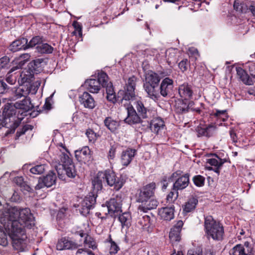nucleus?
<instances>
[{"label":"nucleus","instance_id":"nucleus-1","mask_svg":"<svg viewBox=\"0 0 255 255\" xmlns=\"http://www.w3.org/2000/svg\"><path fill=\"white\" fill-rule=\"evenodd\" d=\"M24 220L19 219L10 222L4 229L11 240L13 247L16 250L23 251L26 247V236L24 228H31L34 225V217L32 214V219L30 221L27 216Z\"/></svg>","mask_w":255,"mask_h":255},{"label":"nucleus","instance_id":"nucleus-2","mask_svg":"<svg viewBox=\"0 0 255 255\" xmlns=\"http://www.w3.org/2000/svg\"><path fill=\"white\" fill-rule=\"evenodd\" d=\"M25 216H27L29 221H31L32 214L29 208H23L19 206L4 208L0 202V223L4 228L7 225L11 224L10 222H13L14 220L19 219L24 220L23 217Z\"/></svg>","mask_w":255,"mask_h":255},{"label":"nucleus","instance_id":"nucleus-3","mask_svg":"<svg viewBox=\"0 0 255 255\" xmlns=\"http://www.w3.org/2000/svg\"><path fill=\"white\" fill-rule=\"evenodd\" d=\"M3 119L0 123V126L5 127L9 129L6 132L12 133L19 126L22 118L16 115L17 110L14 104L7 103L2 108Z\"/></svg>","mask_w":255,"mask_h":255},{"label":"nucleus","instance_id":"nucleus-4","mask_svg":"<svg viewBox=\"0 0 255 255\" xmlns=\"http://www.w3.org/2000/svg\"><path fill=\"white\" fill-rule=\"evenodd\" d=\"M160 77L152 71H148L145 74L143 88L148 97L154 101H157L160 97L158 87L161 78L167 76L165 72L160 73Z\"/></svg>","mask_w":255,"mask_h":255},{"label":"nucleus","instance_id":"nucleus-5","mask_svg":"<svg viewBox=\"0 0 255 255\" xmlns=\"http://www.w3.org/2000/svg\"><path fill=\"white\" fill-rule=\"evenodd\" d=\"M204 226L208 238L215 241H221L223 239L224 230L223 226L215 221L211 216L205 218Z\"/></svg>","mask_w":255,"mask_h":255},{"label":"nucleus","instance_id":"nucleus-6","mask_svg":"<svg viewBox=\"0 0 255 255\" xmlns=\"http://www.w3.org/2000/svg\"><path fill=\"white\" fill-rule=\"evenodd\" d=\"M100 176L104 178V181H106L108 185L114 186V189L117 191L121 189L126 182V175H122L119 178H117L116 173L111 169L100 171Z\"/></svg>","mask_w":255,"mask_h":255},{"label":"nucleus","instance_id":"nucleus-7","mask_svg":"<svg viewBox=\"0 0 255 255\" xmlns=\"http://www.w3.org/2000/svg\"><path fill=\"white\" fill-rule=\"evenodd\" d=\"M41 82L39 80L34 82L33 85L32 86H28L25 84H19V87L15 90L14 92L15 98L17 99L22 97L27 98V97L28 95L35 94Z\"/></svg>","mask_w":255,"mask_h":255},{"label":"nucleus","instance_id":"nucleus-8","mask_svg":"<svg viewBox=\"0 0 255 255\" xmlns=\"http://www.w3.org/2000/svg\"><path fill=\"white\" fill-rule=\"evenodd\" d=\"M136 78L132 76L129 77L126 83L124 90H120L119 92V98L122 96V100L129 101L135 97V88L136 86Z\"/></svg>","mask_w":255,"mask_h":255},{"label":"nucleus","instance_id":"nucleus-9","mask_svg":"<svg viewBox=\"0 0 255 255\" xmlns=\"http://www.w3.org/2000/svg\"><path fill=\"white\" fill-rule=\"evenodd\" d=\"M97 195L94 193H90L78 205L81 215L86 216L89 214L91 209L94 207Z\"/></svg>","mask_w":255,"mask_h":255},{"label":"nucleus","instance_id":"nucleus-10","mask_svg":"<svg viewBox=\"0 0 255 255\" xmlns=\"http://www.w3.org/2000/svg\"><path fill=\"white\" fill-rule=\"evenodd\" d=\"M61 166L67 176L69 178H74L77 175V171L72 160L65 153L60 155Z\"/></svg>","mask_w":255,"mask_h":255},{"label":"nucleus","instance_id":"nucleus-11","mask_svg":"<svg viewBox=\"0 0 255 255\" xmlns=\"http://www.w3.org/2000/svg\"><path fill=\"white\" fill-rule=\"evenodd\" d=\"M155 187V183L154 182L150 183L143 187L138 193L137 201L140 203L145 200L150 199V198L154 197Z\"/></svg>","mask_w":255,"mask_h":255},{"label":"nucleus","instance_id":"nucleus-12","mask_svg":"<svg viewBox=\"0 0 255 255\" xmlns=\"http://www.w3.org/2000/svg\"><path fill=\"white\" fill-rule=\"evenodd\" d=\"M56 180V175L55 173L51 171L45 176L39 178L38 183L35 186V189L37 190L45 187H50L55 183Z\"/></svg>","mask_w":255,"mask_h":255},{"label":"nucleus","instance_id":"nucleus-13","mask_svg":"<svg viewBox=\"0 0 255 255\" xmlns=\"http://www.w3.org/2000/svg\"><path fill=\"white\" fill-rule=\"evenodd\" d=\"M109 214L112 217L116 218L122 211V203L120 199L112 198L107 202Z\"/></svg>","mask_w":255,"mask_h":255},{"label":"nucleus","instance_id":"nucleus-14","mask_svg":"<svg viewBox=\"0 0 255 255\" xmlns=\"http://www.w3.org/2000/svg\"><path fill=\"white\" fill-rule=\"evenodd\" d=\"M173 88V80L169 78H165L160 83L159 87L160 94L164 98L169 97L172 95Z\"/></svg>","mask_w":255,"mask_h":255},{"label":"nucleus","instance_id":"nucleus-15","mask_svg":"<svg viewBox=\"0 0 255 255\" xmlns=\"http://www.w3.org/2000/svg\"><path fill=\"white\" fill-rule=\"evenodd\" d=\"M128 116L124 120V122L129 125H136L137 124H142L143 121L141 120V117L137 113L136 110L131 106L127 108Z\"/></svg>","mask_w":255,"mask_h":255},{"label":"nucleus","instance_id":"nucleus-16","mask_svg":"<svg viewBox=\"0 0 255 255\" xmlns=\"http://www.w3.org/2000/svg\"><path fill=\"white\" fill-rule=\"evenodd\" d=\"M253 248L248 242L244 245L238 244L230 251V255H248L253 251Z\"/></svg>","mask_w":255,"mask_h":255},{"label":"nucleus","instance_id":"nucleus-17","mask_svg":"<svg viewBox=\"0 0 255 255\" xmlns=\"http://www.w3.org/2000/svg\"><path fill=\"white\" fill-rule=\"evenodd\" d=\"M18 74L17 82L19 84H25L28 86L33 85L34 82H32L34 79V74L28 68L24 69Z\"/></svg>","mask_w":255,"mask_h":255},{"label":"nucleus","instance_id":"nucleus-18","mask_svg":"<svg viewBox=\"0 0 255 255\" xmlns=\"http://www.w3.org/2000/svg\"><path fill=\"white\" fill-rule=\"evenodd\" d=\"M183 225V221L179 220L177 221L176 224L171 229L169 237L170 241L172 243L180 241L181 239L180 232Z\"/></svg>","mask_w":255,"mask_h":255},{"label":"nucleus","instance_id":"nucleus-19","mask_svg":"<svg viewBox=\"0 0 255 255\" xmlns=\"http://www.w3.org/2000/svg\"><path fill=\"white\" fill-rule=\"evenodd\" d=\"M14 105L16 110H19L18 111V114L21 111L20 115L24 116H25L26 115V113L32 109L33 107L29 98H24L21 101H18L15 102Z\"/></svg>","mask_w":255,"mask_h":255},{"label":"nucleus","instance_id":"nucleus-20","mask_svg":"<svg viewBox=\"0 0 255 255\" xmlns=\"http://www.w3.org/2000/svg\"><path fill=\"white\" fill-rule=\"evenodd\" d=\"M189 174L186 173L179 177L174 183L172 190L178 191L186 188L189 184Z\"/></svg>","mask_w":255,"mask_h":255},{"label":"nucleus","instance_id":"nucleus-21","mask_svg":"<svg viewBox=\"0 0 255 255\" xmlns=\"http://www.w3.org/2000/svg\"><path fill=\"white\" fill-rule=\"evenodd\" d=\"M216 129V126L212 124L208 125L205 128L198 126L196 128V131L198 137L204 136L209 137L213 135Z\"/></svg>","mask_w":255,"mask_h":255},{"label":"nucleus","instance_id":"nucleus-22","mask_svg":"<svg viewBox=\"0 0 255 255\" xmlns=\"http://www.w3.org/2000/svg\"><path fill=\"white\" fill-rule=\"evenodd\" d=\"M80 246L72 241L69 240L66 238L60 239L56 245L58 250H74L77 249Z\"/></svg>","mask_w":255,"mask_h":255},{"label":"nucleus","instance_id":"nucleus-23","mask_svg":"<svg viewBox=\"0 0 255 255\" xmlns=\"http://www.w3.org/2000/svg\"><path fill=\"white\" fill-rule=\"evenodd\" d=\"M178 94L181 98L188 100L192 98L193 91L192 86L187 83H184L178 87Z\"/></svg>","mask_w":255,"mask_h":255},{"label":"nucleus","instance_id":"nucleus-24","mask_svg":"<svg viewBox=\"0 0 255 255\" xmlns=\"http://www.w3.org/2000/svg\"><path fill=\"white\" fill-rule=\"evenodd\" d=\"M79 101L86 108L93 109L96 106V102L92 96L88 92H84L79 97Z\"/></svg>","mask_w":255,"mask_h":255},{"label":"nucleus","instance_id":"nucleus-25","mask_svg":"<svg viewBox=\"0 0 255 255\" xmlns=\"http://www.w3.org/2000/svg\"><path fill=\"white\" fill-rule=\"evenodd\" d=\"M140 203L141 205L139 206L138 209L140 211L144 212H147L148 210L156 209L158 204V202L154 197L145 200Z\"/></svg>","mask_w":255,"mask_h":255},{"label":"nucleus","instance_id":"nucleus-26","mask_svg":"<svg viewBox=\"0 0 255 255\" xmlns=\"http://www.w3.org/2000/svg\"><path fill=\"white\" fill-rule=\"evenodd\" d=\"M75 156L78 161L85 162L90 158L91 150L88 146H84L75 151Z\"/></svg>","mask_w":255,"mask_h":255},{"label":"nucleus","instance_id":"nucleus-27","mask_svg":"<svg viewBox=\"0 0 255 255\" xmlns=\"http://www.w3.org/2000/svg\"><path fill=\"white\" fill-rule=\"evenodd\" d=\"M44 65V59L38 58L32 60L28 64V69L34 74H38L42 71Z\"/></svg>","mask_w":255,"mask_h":255},{"label":"nucleus","instance_id":"nucleus-28","mask_svg":"<svg viewBox=\"0 0 255 255\" xmlns=\"http://www.w3.org/2000/svg\"><path fill=\"white\" fill-rule=\"evenodd\" d=\"M136 150L134 149L128 148L122 152L121 154V163L123 165L127 166L131 161Z\"/></svg>","mask_w":255,"mask_h":255},{"label":"nucleus","instance_id":"nucleus-29","mask_svg":"<svg viewBox=\"0 0 255 255\" xmlns=\"http://www.w3.org/2000/svg\"><path fill=\"white\" fill-rule=\"evenodd\" d=\"M26 44H27V39L24 37L16 39L13 41L9 46V51L14 52L20 50H26Z\"/></svg>","mask_w":255,"mask_h":255},{"label":"nucleus","instance_id":"nucleus-30","mask_svg":"<svg viewBox=\"0 0 255 255\" xmlns=\"http://www.w3.org/2000/svg\"><path fill=\"white\" fill-rule=\"evenodd\" d=\"M192 103L184 99H178L175 101V109L176 112L178 114L187 113L189 109V105Z\"/></svg>","mask_w":255,"mask_h":255},{"label":"nucleus","instance_id":"nucleus-31","mask_svg":"<svg viewBox=\"0 0 255 255\" xmlns=\"http://www.w3.org/2000/svg\"><path fill=\"white\" fill-rule=\"evenodd\" d=\"M174 207L173 206L161 208L158 214L162 219L166 221H170L174 216Z\"/></svg>","mask_w":255,"mask_h":255},{"label":"nucleus","instance_id":"nucleus-32","mask_svg":"<svg viewBox=\"0 0 255 255\" xmlns=\"http://www.w3.org/2000/svg\"><path fill=\"white\" fill-rule=\"evenodd\" d=\"M214 155L216 158L208 159L207 163H209L211 166H214V171L217 173L218 175H219L220 170L224 163L225 160L219 157L217 154H214Z\"/></svg>","mask_w":255,"mask_h":255},{"label":"nucleus","instance_id":"nucleus-33","mask_svg":"<svg viewBox=\"0 0 255 255\" xmlns=\"http://www.w3.org/2000/svg\"><path fill=\"white\" fill-rule=\"evenodd\" d=\"M236 69L238 77L244 84L247 85H252L253 84L252 78H250L245 70L240 67H236Z\"/></svg>","mask_w":255,"mask_h":255},{"label":"nucleus","instance_id":"nucleus-34","mask_svg":"<svg viewBox=\"0 0 255 255\" xmlns=\"http://www.w3.org/2000/svg\"><path fill=\"white\" fill-rule=\"evenodd\" d=\"M85 86L90 92L92 93H98L101 88L100 83L95 79L86 80L85 82Z\"/></svg>","mask_w":255,"mask_h":255},{"label":"nucleus","instance_id":"nucleus-35","mask_svg":"<svg viewBox=\"0 0 255 255\" xmlns=\"http://www.w3.org/2000/svg\"><path fill=\"white\" fill-rule=\"evenodd\" d=\"M105 126L111 132H115L119 127L120 123L119 121L114 120L111 117H108L104 121Z\"/></svg>","mask_w":255,"mask_h":255},{"label":"nucleus","instance_id":"nucleus-36","mask_svg":"<svg viewBox=\"0 0 255 255\" xmlns=\"http://www.w3.org/2000/svg\"><path fill=\"white\" fill-rule=\"evenodd\" d=\"M149 125L151 130L156 133H158L159 131L163 129L165 127L164 122L161 118L152 120Z\"/></svg>","mask_w":255,"mask_h":255},{"label":"nucleus","instance_id":"nucleus-37","mask_svg":"<svg viewBox=\"0 0 255 255\" xmlns=\"http://www.w3.org/2000/svg\"><path fill=\"white\" fill-rule=\"evenodd\" d=\"M135 107L136 109L137 113L141 117L142 119L147 118V108L145 107L143 103L140 101H137L135 102Z\"/></svg>","mask_w":255,"mask_h":255},{"label":"nucleus","instance_id":"nucleus-38","mask_svg":"<svg viewBox=\"0 0 255 255\" xmlns=\"http://www.w3.org/2000/svg\"><path fill=\"white\" fill-rule=\"evenodd\" d=\"M14 181L15 184L21 188V190L32 192L33 189L28 185L22 176H17L14 178Z\"/></svg>","mask_w":255,"mask_h":255},{"label":"nucleus","instance_id":"nucleus-39","mask_svg":"<svg viewBox=\"0 0 255 255\" xmlns=\"http://www.w3.org/2000/svg\"><path fill=\"white\" fill-rule=\"evenodd\" d=\"M37 51L41 54H50L53 51V48L47 43H40L36 47Z\"/></svg>","mask_w":255,"mask_h":255},{"label":"nucleus","instance_id":"nucleus-40","mask_svg":"<svg viewBox=\"0 0 255 255\" xmlns=\"http://www.w3.org/2000/svg\"><path fill=\"white\" fill-rule=\"evenodd\" d=\"M198 200L196 198L194 197L190 198L185 203L184 211L187 213L191 212L195 209Z\"/></svg>","mask_w":255,"mask_h":255},{"label":"nucleus","instance_id":"nucleus-41","mask_svg":"<svg viewBox=\"0 0 255 255\" xmlns=\"http://www.w3.org/2000/svg\"><path fill=\"white\" fill-rule=\"evenodd\" d=\"M117 217H118L123 228L124 226L128 227L130 225V216L128 213L125 212L122 214L120 213Z\"/></svg>","mask_w":255,"mask_h":255},{"label":"nucleus","instance_id":"nucleus-42","mask_svg":"<svg viewBox=\"0 0 255 255\" xmlns=\"http://www.w3.org/2000/svg\"><path fill=\"white\" fill-rule=\"evenodd\" d=\"M177 50L175 49H169L166 51V56L169 64H171L176 62V54Z\"/></svg>","mask_w":255,"mask_h":255},{"label":"nucleus","instance_id":"nucleus-43","mask_svg":"<svg viewBox=\"0 0 255 255\" xmlns=\"http://www.w3.org/2000/svg\"><path fill=\"white\" fill-rule=\"evenodd\" d=\"M100 171H99L96 177H95L94 179L92 181V185L95 190L99 191L101 190L103 188L102 183L104 182V178H101Z\"/></svg>","mask_w":255,"mask_h":255},{"label":"nucleus","instance_id":"nucleus-44","mask_svg":"<svg viewBox=\"0 0 255 255\" xmlns=\"http://www.w3.org/2000/svg\"><path fill=\"white\" fill-rule=\"evenodd\" d=\"M42 42V38L39 36H36L33 37L29 42L27 39V44H26V49L30 48H33L34 46H37Z\"/></svg>","mask_w":255,"mask_h":255},{"label":"nucleus","instance_id":"nucleus-45","mask_svg":"<svg viewBox=\"0 0 255 255\" xmlns=\"http://www.w3.org/2000/svg\"><path fill=\"white\" fill-rule=\"evenodd\" d=\"M97 80L100 83V85H102L103 87L108 85L109 83L107 74L103 71L98 73V79Z\"/></svg>","mask_w":255,"mask_h":255},{"label":"nucleus","instance_id":"nucleus-46","mask_svg":"<svg viewBox=\"0 0 255 255\" xmlns=\"http://www.w3.org/2000/svg\"><path fill=\"white\" fill-rule=\"evenodd\" d=\"M45 170V165L44 164L36 165L30 168V171L34 174H42Z\"/></svg>","mask_w":255,"mask_h":255},{"label":"nucleus","instance_id":"nucleus-47","mask_svg":"<svg viewBox=\"0 0 255 255\" xmlns=\"http://www.w3.org/2000/svg\"><path fill=\"white\" fill-rule=\"evenodd\" d=\"M18 75L17 73H11L10 72H7L5 76V80L9 84L14 85L18 79Z\"/></svg>","mask_w":255,"mask_h":255},{"label":"nucleus","instance_id":"nucleus-48","mask_svg":"<svg viewBox=\"0 0 255 255\" xmlns=\"http://www.w3.org/2000/svg\"><path fill=\"white\" fill-rule=\"evenodd\" d=\"M33 127L30 125H25L22 128H19L16 133L15 139H18L21 135L25 133L27 130H32Z\"/></svg>","mask_w":255,"mask_h":255},{"label":"nucleus","instance_id":"nucleus-49","mask_svg":"<svg viewBox=\"0 0 255 255\" xmlns=\"http://www.w3.org/2000/svg\"><path fill=\"white\" fill-rule=\"evenodd\" d=\"M246 4H248L247 2H240L239 0H235L234 3V8L237 11H241L242 12H246Z\"/></svg>","mask_w":255,"mask_h":255},{"label":"nucleus","instance_id":"nucleus-50","mask_svg":"<svg viewBox=\"0 0 255 255\" xmlns=\"http://www.w3.org/2000/svg\"><path fill=\"white\" fill-rule=\"evenodd\" d=\"M205 178L203 176L198 175L193 177V181L194 184L197 187H202L205 183Z\"/></svg>","mask_w":255,"mask_h":255},{"label":"nucleus","instance_id":"nucleus-51","mask_svg":"<svg viewBox=\"0 0 255 255\" xmlns=\"http://www.w3.org/2000/svg\"><path fill=\"white\" fill-rule=\"evenodd\" d=\"M8 245V240L6 233L0 227V245L6 247Z\"/></svg>","mask_w":255,"mask_h":255},{"label":"nucleus","instance_id":"nucleus-52","mask_svg":"<svg viewBox=\"0 0 255 255\" xmlns=\"http://www.w3.org/2000/svg\"><path fill=\"white\" fill-rule=\"evenodd\" d=\"M190 66V62L186 58L183 59L178 64V67L182 72H184L187 70Z\"/></svg>","mask_w":255,"mask_h":255},{"label":"nucleus","instance_id":"nucleus-53","mask_svg":"<svg viewBox=\"0 0 255 255\" xmlns=\"http://www.w3.org/2000/svg\"><path fill=\"white\" fill-rule=\"evenodd\" d=\"M178 196V191H174L172 189V191L167 195L166 200L169 203H172L177 198Z\"/></svg>","mask_w":255,"mask_h":255},{"label":"nucleus","instance_id":"nucleus-54","mask_svg":"<svg viewBox=\"0 0 255 255\" xmlns=\"http://www.w3.org/2000/svg\"><path fill=\"white\" fill-rule=\"evenodd\" d=\"M10 58L6 56H3L0 58V68H8L10 64Z\"/></svg>","mask_w":255,"mask_h":255},{"label":"nucleus","instance_id":"nucleus-55","mask_svg":"<svg viewBox=\"0 0 255 255\" xmlns=\"http://www.w3.org/2000/svg\"><path fill=\"white\" fill-rule=\"evenodd\" d=\"M72 25L75 28V30L72 32V34L73 35H76L78 33L80 36H82V28L80 24L77 21H74Z\"/></svg>","mask_w":255,"mask_h":255},{"label":"nucleus","instance_id":"nucleus-56","mask_svg":"<svg viewBox=\"0 0 255 255\" xmlns=\"http://www.w3.org/2000/svg\"><path fill=\"white\" fill-rule=\"evenodd\" d=\"M86 134L87 135L90 142L94 143L96 140V133L92 129H87Z\"/></svg>","mask_w":255,"mask_h":255},{"label":"nucleus","instance_id":"nucleus-57","mask_svg":"<svg viewBox=\"0 0 255 255\" xmlns=\"http://www.w3.org/2000/svg\"><path fill=\"white\" fill-rule=\"evenodd\" d=\"M84 243L88 245L89 248H91L93 250H95L97 247L96 244L93 239L91 237H88L87 236L85 239Z\"/></svg>","mask_w":255,"mask_h":255},{"label":"nucleus","instance_id":"nucleus-58","mask_svg":"<svg viewBox=\"0 0 255 255\" xmlns=\"http://www.w3.org/2000/svg\"><path fill=\"white\" fill-rule=\"evenodd\" d=\"M122 96H120V97L119 98V93H118V97H117L115 94H109L107 95V100L113 103L117 102L118 101H122L123 100H122Z\"/></svg>","mask_w":255,"mask_h":255},{"label":"nucleus","instance_id":"nucleus-59","mask_svg":"<svg viewBox=\"0 0 255 255\" xmlns=\"http://www.w3.org/2000/svg\"><path fill=\"white\" fill-rule=\"evenodd\" d=\"M226 110H216V112L213 114V115L215 117L218 118H221L222 119L223 121H225L227 118L226 115Z\"/></svg>","mask_w":255,"mask_h":255},{"label":"nucleus","instance_id":"nucleus-60","mask_svg":"<svg viewBox=\"0 0 255 255\" xmlns=\"http://www.w3.org/2000/svg\"><path fill=\"white\" fill-rule=\"evenodd\" d=\"M9 87L6 83L2 80H0V94H3L8 91Z\"/></svg>","mask_w":255,"mask_h":255},{"label":"nucleus","instance_id":"nucleus-61","mask_svg":"<svg viewBox=\"0 0 255 255\" xmlns=\"http://www.w3.org/2000/svg\"><path fill=\"white\" fill-rule=\"evenodd\" d=\"M117 148L115 146L112 145L111 146L108 154V158L109 160H113L116 156Z\"/></svg>","mask_w":255,"mask_h":255},{"label":"nucleus","instance_id":"nucleus-62","mask_svg":"<svg viewBox=\"0 0 255 255\" xmlns=\"http://www.w3.org/2000/svg\"><path fill=\"white\" fill-rule=\"evenodd\" d=\"M189 53L191 55L190 57H193L195 60H197L199 57V54L197 49L194 48H190L189 49Z\"/></svg>","mask_w":255,"mask_h":255},{"label":"nucleus","instance_id":"nucleus-63","mask_svg":"<svg viewBox=\"0 0 255 255\" xmlns=\"http://www.w3.org/2000/svg\"><path fill=\"white\" fill-rule=\"evenodd\" d=\"M246 12L248 10H249L252 12L253 15L255 16V2L251 3L250 2H248V4H246Z\"/></svg>","mask_w":255,"mask_h":255},{"label":"nucleus","instance_id":"nucleus-64","mask_svg":"<svg viewBox=\"0 0 255 255\" xmlns=\"http://www.w3.org/2000/svg\"><path fill=\"white\" fill-rule=\"evenodd\" d=\"M119 250V248L118 245L114 242H112L110 248V253L111 254H116L117 253Z\"/></svg>","mask_w":255,"mask_h":255}]
</instances>
